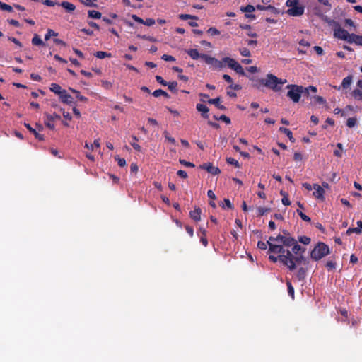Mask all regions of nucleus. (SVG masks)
<instances>
[{
    "label": "nucleus",
    "mask_w": 362,
    "mask_h": 362,
    "mask_svg": "<svg viewBox=\"0 0 362 362\" xmlns=\"http://www.w3.org/2000/svg\"><path fill=\"white\" fill-rule=\"evenodd\" d=\"M269 259L274 263L276 262L277 261L281 262V255H279L277 257H275L274 255H269Z\"/></svg>",
    "instance_id": "nucleus-56"
},
{
    "label": "nucleus",
    "mask_w": 362,
    "mask_h": 362,
    "mask_svg": "<svg viewBox=\"0 0 362 362\" xmlns=\"http://www.w3.org/2000/svg\"><path fill=\"white\" fill-rule=\"evenodd\" d=\"M0 9L3 11H7L8 12L13 11V8L11 6L6 4L2 1H0Z\"/></svg>",
    "instance_id": "nucleus-38"
},
{
    "label": "nucleus",
    "mask_w": 362,
    "mask_h": 362,
    "mask_svg": "<svg viewBox=\"0 0 362 362\" xmlns=\"http://www.w3.org/2000/svg\"><path fill=\"white\" fill-rule=\"evenodd\" d=\"M268 246H269V252L279 254V255H281L282 253L286 252V250L284 249V246L281 245H276L272 243H270V241H268Z\"/></svg>",
    "instance_id": "nucleus-8"
},
{
    "label": "nucleus",
    "mask_w": 362,
    "mask_h": 362,
    "mask_svg": "<svg viewBox=\"0 0 362 362\" xmlns=\"http://www.w3.org/2000/svg\"><path fill=\"white\" fill-rule=\"evenodd\" d=\"M314 100H315V101L316 103H317L319 104H325V103H326V100L322 96L315 95L314 97Z\"/></svg>",
    "instance_id": "nucleus-57"
},
{
    "label": "nucleus",
    "mask_w": 362,
    "mask_h": 362,
    "mask_svg": "<svg viewBox=\"0 0 362 362\" xmlns=\"http://www.w3.org/2000/svg\"><path fill=\"white\" fill-rule=\"evenodd\" d=\"M164 136H165V138L167 140H168L170 142H171L173 144H175V139L173 137L170 136L168 132H166V131L164 132Z\"/></svg>",
    "instance_id": "nucleus-62"
},
{
    "label": "nucleus",
    "mask_w": 362,
    "mask_h": 362,
    "mask_svg": "<svg viewBox=\"0 0 362 362\" xmlns=\"http://www.w3.org/2000/svg\"><path fill=\"white\" fill-rule=\"evenodd\" d=\"M299 0H287L286 2V6L291 8L298 5Z\"/></svg>",
    "instance_id": "nucleus-50"
},
{
    "label": "nucleus",
    "mask_w": 362,
    "mask_h": 362,
    "mask_svg": "<svg viewBox=\"0 0 362 362\" xmlns=\"http://www.w3.org/2000/svg\"><path fill=\"white\" fill-rule=\"evenodd\" d=\"M152 95L154 96V97H160V96H164V97H166V98H169L170 95H168V93L167 92H165V90H162V89H158V90H156L153 92Z\"/></svg>",
    "instance_id": "nucleus-27"
},
{
    "label": "nucleus",
    "mask_w": 362,
    "mask_h": 362,
    "mask_svg": "<svg viewBox=\"0 0 362 362\" xmlns=\"http://www.w3.org/2000/svg\"><path fill=\"white\" fill-rule=\"evenodd\" d=\"M226 162L228 164L235 166V168H239L240 167V165L239 162L237 160H235V158H231V157L227 158H226Z\"/></svg>",
    "instance_id": "nucleus-35"
},
{
    "label": "nucleus",
    "mask_w": 362,
    "mask_h": 362,
    "mask_svg": "<svg viewBox=\"0 0 362 362\" xmlns=\"http://www.w3.org/2000/svg\"><path fill=\"white\" fill-rule=\"evenodd\" d=\"M115 159L117 160V163L120 167H124L126 165V160L124 158H121L117 156L115 157Z\"/></svg>",
    "instance_id": "nucleus-52"
},
{
    "label": "nucleus",
    "mask_w": 362,
    "mask_h": 362,
    "mask_svg": "<svg viewBox=\"0 0 362 362\" xmlns=\"http://www.w3.org/2000/svg\"><path fill=\"white\" fill-rule=\"evenodd\" d=\"M292 252L293 253L298 255V254H303L305 251V248L302 247L300 245H299L296 241V244H293L292 245Z\"/></svg>",
    "instance_id": "nucleus-21"
},
{
    "label": "nucleus",
    "mask_w": 362,
    "mask_h": 362,
    "mask_svg": "<svg viewBox=\"0 0 362 362\" xmlns=\"http://www.w3.org/2000/svg\"><path fill=\"white\" fill-rule=\"evenodd\" d=\"M286 88L288 89L287 96L294 103L299 102L302 94L309 95V88L302 86L289 84L286 86Z\"/></svg>",
    "instance_id": "nucleus-3"
},
{
    "label": "nucleus",
    "mask_w": 362,
    "mask_h": 362,
    "mask_svg": "<svg viewBox=\"0 0 362 362\" xmlns=\"http://www.w3.org/2000/svg\"><path fill=\"white\" fill-rule=\"evenodd\" d=\"M356 233V234H359L361 233V228H358V227H356V228H348V230H346V234L347 235H351L352 233Z\"/></svg>",
    "instance_id": "nucleus-47"
},
{
    "label": "nucleus",
    "mask_w": 362,
    "mask_h": 362,
    "mask_svg": "<svg viewBox=\"0 0 362 362\" xmlns=\"http://www.w3.org/2000/svg\"><path fill=\"white\" fill-rule=\"evenodd\" d=\"M94 55L98 59H104L106 57H111L112 54L110 52H104V51H98Z\"/></svg>",
    "instance_id": "nucleus-26"
},
{
    "label": "nucleus",
    "mask_w": 362,
    "mask_h": 362,
    "mask_svg": "<svg viewBox=\"0 0 362 362\" xmlns=\"http://www.w3.org/2000/svg\"><path fill=\"white\" fill-rule=\"evenodd\" d=\"M325 266L329 271L333 270V269H335V268H336V262L332 260H329L327 262Z\"/></svg>",
    "instance_id": "nucleus-46"
},
{
    "label": "nucleus",
    "mask_w": 362,
    "mask_h": 362,
    "mask_svg": "<svg viewBox=\"0 0 362 362\" xmlns=\"http://www.w3.org/2000/svg\"><path fill=\"white\" fill-rule=\"evenodd\" d=\"M262 78L252 79L254 83L253 86L257 89H259L262 86H264V83L260 82Z\"/></svg>",
    "instance_id": "nucleus-51"
},
{
    "label": "nucleus",
    "mask_w": 362,
    "mask_h": 362,
    "mask_svg": "<svg viewBox=\"0 0 362 362\" xmlns=\"http://www.w3.org/2000/svg\"><path fill=\"white\" fill-rule=\"evenodd\" d=\"M161 59L164 61H167V62H174L175 61V58L171 55H168V54H163L162 57H161Z\"/></svg>",
    "instance_id": "nucleus-55"
},
{
    "label": "nucleus",
    "mask_w": 362,
    "mask_h": 362,
    "mask_svg": "<svg viewBox=\"0 0 362 362\" xmlns=\"http://www.w3.org/2000/svg\"><path fill=\"white\" fill-rule=\"evenodd\" d=\"M156 80L163 86H167V83L160 76H156Z\"/></svg>",
    "instance_id": "nucleus-64"
},
{
    "label": "nucleus",
    "mask_w": 362,
    "mask_h": 362,
    "mask_svg": "<svg viewBox=\"0 0 362 362\" xmlns=\"http://www.w3.org/2000/svg\"><path fill=\"white\" fill-rule=\"evenodd\" d=\"M271 211L270 208L259 206L257 208V216H262L265 214Z\"/></svg>",
    "instance_id": "nucleus-33"
},
{
    "label": "nucleus",
    "mask_w": 362,
    "mask_h": 362,
    "mask_svg": "<svg viewBox=\"0 0 362 362\" xmlns=\"http://www.w3.org/2000/svg\"><path fill=\"white\" fill-rule=\"evenodd\" d=\"M199 168L207 170V172L214 175H218L221 173L220 169L218 167L214 166L211 163H203Z\"/></svg>",
    "instance_id": "nucleus-9"
},
{
    "label": "nucleus",
    "mask_w": 362,
    "mask_h": 362,
    "mask_svg": "<svg viewBox=\"0 0 362 362\" xmlns=\"http://www.w3.org/2000/svg\"><path fill=\"white\" fill-rule=\"evenodd\" d=\"M138 37L141 38L143 40H148V41H151V42H156V40L153 37H151V36L139 35Z\"/></svg>",
    "instance_id": "nucleus-60"
},
{
    "label": "nucleus",
    "mask_w": 362,
    "mask_h": 362,
    "mask_svg": "<svg viewBox=\"0 0 362 362\" xmlns=\"http://www.w3.org/2000/svg\"><path fill=\"white\" fill-rule=\"evenodd\" d=\"M214 117L216 120L223 121L227 124H229L231 122L230 119L225 115H222L219 117H217L216 116H214Z\"/></svg>",
    "instance_id": "nucleus-37"
},
{
    "label": "nucleus",
    "mask_w": 362,
    "mask_h": 362,
    "mask_svg": "<svg viewBox=\"0 0 362 362\" xmlns=\"http://www.w3.org/2000/svg\"><path fill=\"white\" fill-rule=\"evenodd\" d=\"M294 257L292 250H286V252L281 255V263L286 266L291 271L296 269Z\"/></svg>",
    "instance_id": "nucleus-6"
},
{
    "label": "nucleus",
    "mask_w": 362,
    "mask_h": 362,
    "mask_svg": "<svg viewBox=\"0 0 362 362\" xmlns=\"http://www.w3.org/2000/svg\"><path fill=\"white\" fill-rule=\"evenodd\" d=\"M196 109L197 110V111H199L201 115H202V117L204 119H208L209 117V107L204 105V104H201V103H198L196 105Z\"/></svg>",
    "instance_id": "nucleus-11"
},
{
    "label": "nucleus",
    "mask_w": 362,
    "mask_h": 362,
    "mask_svg": "<svg viewBox=\"0 0 362 362\" xmlns=\"http://www.w3.org/2000/svg\"><path fill=\"white\" fill-rule=\"evenodd\" d=\"M266 11H270L272 13L279 14V11L274 6L268 5L267 6Z\"/></svg>",
    "instance_id": "nucleus-53"
},
{
    "label": "nucleus",
    "mask_w": 362,
    "mask_h": 362,
    "mask_svg": "<svg viewBox=\"0 0 362 362\" xmlns=\"http://www.w3.org/2000/svg\"><path fill=\"white\" fill-rule=\"evenodd\" d=\"M59 98L62 103L66 104H71L73 103L71 95H69L65 89L63 90L62 93L59 95Z\"/></svg>",
    "instance_id": "nucleus-12"
},
{
    "label": "nucleus",
    "mask_w": 362,
    "mask_h": 362,
    "mask_svg": "<svg viewBox=\"0 0 362 362\" xmlns=\"http://www.w3.org/2000/svg\"><path fill=\"white\" fill-rule=\"evenodd\" d=\"M207 33L211 36L218 35L220 34V31L216 28L211 27L207 30Z\"/></svg>",
    "instance_id": "nucleus-44"
},
{
    "label": "nucleus",
    "mask_w": 362,
    "mask_h": 362,
    "mask_svg": "<svg viewBox=\"0 0 362 362\" xmlns=\"http://www.w3.org/2000/svg\"><path fill=\"white\" fill-rule=\"evenodd\" d=\"M58 35V33L54 31L52 29H48L47 33L45 36V40L47 41L50 39L51 37H56Z\"/></svg>",
    "instance_id": "nucleus-36"
},
{
    "label": "nucleus",
    "mask_w": 362,
    "mask_h": 362,
    "mask_svg": "<svg viewBox=\"0 0 362 362\" xmlns=\"http://www.w3.org/2000/svg\"><path fill=\"white\" fill-rule=\"evenodd\" d=\"M313 189L315 190L313 192V196L317 198L323 200L325 199L324 194L325 190L324 189L319 185L318 184H314L313 185Z\"/></svg>",
    "instance_id": "nucleus-10"
},
{
    "label": "nucleus",
    "mask_w": 362,
    "mask_h": 362,
    "mask_svg": "<svg viewBox=\"0 0 362 362\" xmlns=\"http://www.w3.org/2000/svg\"><path fill=\"white\" fill-rule=\"evenodd\" d=\"M329 25L333 27V35L335 38L345 40L349 43V40L351 37V33L350 34L347 30L341 28L340 24L334 20H327Z\"/></svg>",
    "instance_id": "nucleus-4"
},
{
    "label": "nucleus",
    "mask_w": 362,
    "mask_h": 362,
    "mask_svg": "<svg viewBox=\"0 0 362 362\" xmlns=\"http://www.w3.org/2000/svg\"><path fill=\"white\" fill-rule=\"evenodd\" d=\"M69 90H70L72 93H75V94H76V98H77L80 101H81V102H87V101H88V98H87L86 97L83 96V95H81L80 94V92H79V91H78V90H75V89L71 88H69Z\"/></svg>",
    "instance_id": "nucleus-29"
},
{
    "label": "nucleus",
    "mask_w": 362,
    "mask_h": 362,
    "mask_svg": "<svg viewBox=\"0 0 362 362\" xmlns=\"http://www.w3.org/2000/svg\"><path fill=\"white\" fill-rule=\"evenodd\" d=\"M24 126L27 128V129L31 132L32 134H33L35 135V137L38 139L39 141H44L45 138H44V136L39 134L36 129H33L30 124L28 123H24Z\"/></svg>",
    "instance_id": "nucleus-13"
},
{
    "label": "nucleus",
    "mask_w": 362,
    "mask_h": 362,
    "mask_svg": "<svg viewBox=\"0 0 362 362\" xmlns=\"http://www.w3.org/2000/svg\"><path fill=\"white\" fill-rule=\"evenodd\" d=\"M59 5L68 11H74L76 9L75 5L69 1H62Z\"/></svg>",
    "instance_id": "nucleus-23"
},
{
    "label": "nucleus",
    "mask_w": 362,
    "mask_h": 362,
    "mask_svg": "<svg viewBox=\"0 0 362 362\" xmlns=\"http://www.w3.org/2000/svg\"><path fill=\"white\" fill-rule=\"evenodd\" d=\"M330 253L328 245L325 243L319 242L310 252V257L315 261H318L322 259Z\"/></svg>",
    "instance_id": "nucleus-5"
},
{
    "label": "nucleus",
    "mask_w": 362,
    "mask_h": 362,
    "mask_svg": "<svg viewBox=\"0 0 362 362\" xmlns=\"http://www.w3.org/2000/svg\"><path fill=\"white\" fill-rule=\"evenodd\" d=\"M88 15L89 18H95V19H99L101 18V16H102L100 12H99L98 11H95V10L88 11Z\"/></svg>",
    "instance_id": "nucleus-28"
},
{
    "label": "nucleus",
    "mask_w": 362,
    "mask_h": 362,
    "mask_svg": "<svg viewBox=\"0 0 362 362\" xmlns=\"http://www.w3.org/2000/svg\"><path fill=\"white\" fill-rule=\"evenodd\" d=\"M32 44L37 46H45V42L42 40L40 37L35 34L32 39Z\"/></svg>",
    "instance_id": "nucleus-24"
},
{
    "label": "nucleus",
    "mask_w": 362,
    "mask_h": 362,
    "mask_svg": "<svg viewBox=\"0 0 362 362\" xmlns=\"http://www.w3.org/2000/svg\"><path fill=\"white\" fill-rule=\"evenodd\" d=\"M267 245H268V241H267L266 243L263 242V241H259L257 243V247L260 250H266L267 247Z\"/></svg>",
    "instance_id": "nucleus-54"
},
{
    "label": "nucleus",
    "mask_w": 362,
    "mask_h": 362,
    "mask_svg": "<svg viewBox=\"0 0 362 362\" xmlns=\"http://www.w3.org/2000/svg\"><path fill=\"white\" fill-rule=\"evenodd\" d=\"M30 78H31V79H33V81H35L40 82L42 81V77L37 74H34V73L31 74Z\"/></svg>",
    "instance_id": "nucleus-61"
},
{
    "label": "nucleus",
    "mask_w": 362,
    "mask_h": 362,
    "mask_svg": "<svg viewBox=\"0 0 362 362\" xmlns=\"http://www.w3.org/2000/svg\"><path fill=\"white\" fill-rule=\"evenodd\" d=\"M186 52L192 59H198L199 58L202 59V56L203 54H199L198 50L196 49H189L187 50Z\"/></svg>",
    "instance_id": "nucleus-18"
},
{
    "label": "nucleus",
    "mask_w": 362,
    "mask_h": 362,
    "mask_svg": "<svg viewBox=\"0 0 362 362\" xmlns=\"http://www.w3.org/2000/svg\"><path fill=\"white\" fill-rule=\"evenodd\" d=\"M167 86L170 90L175 91L177 90V82L170 81V82L167 83Z\"/></svg>",
    "instance_id": "nucleus-45"
},
{
    "label": "nucleus",
    "mask_w": 362,
    "mask_h": 362,
    "mask_svg": "<svg viewBox=\"0 0 362 362\" xmlns=\"http://www.w3.org/2000/svg\"><path fill=\"white\" fill-rule=\"evenodd\" d=\"M306 275V269L303 267H300L298 269L297 272V278L298 280H303Z\"/></svg>",
    "instance_id": "nucleus-30"
},
{
    "label": "nucleus",
    "mask_w": 362,
    "mask_h": 362,
    "mask_svg": "<svg viewBox=\"0 0 362 362\" xmlns=\"http://www.w3.org/2000/svg\"><path fill=\"white\" fill-rule=\"evenodd\" d=\"M179 18L183 21L188 20V19H194L197 20L198 18L195 16H192L190 14H180L179 16Z\"/></svg>",
    "instance_id": "nucleus-42"
},
{
    "label": "nucleus",
    "mask_w": 362,
    "mask_h": 362,
    "mask_svg": "<svg viewBox=\"0 0 362 362\" xmlns=\"http://www.w3.org/2000/svg\"><path fill=\"white\" fill-rule=\"evenodd\" d=\"M239 51L243 57H250L251 55L250 50L246 47L241 48Z\"/></svg>",
    "instance_id": "nucleus-49"
},
{
    "label": "nucleus",
    "mask_w": 362,
    "mask_h": 362,
    "mask_svg": "<svg viewBox=\"0 0 362 362\" xmlns=\"http://www.w3.org/2000/svg\"><path fill=\"white\" fill-rule=\"evenodd\" d=\"M240 10L245 13H252L255 10V7L252 5H247L245 7H241Z\"/></svg>",
    "instance_id": "nucleus-40"
},
{
    "label": "nucleus",
    "mask_w": 362,
    "mask_h": 362,
    "mask_svg": "<svg viewBox=\"0 0 362 362\" xmlns=\"http://www.w3.org/2000/svg\"><path fill=\"white\" fill-rule=\"evenodd\" d=\"M357 123V119L356 117H350L347 119L346 125L349 128H352L356 126Z\"/></svg>",
    "instance_id": "nucleus-39"
},
{
    "label": "nucleus",
    "mask_w": 362,
    "mask_h": 362,
    "mask_svg": "<svg viewBox=\"0 0 362 362\" xmlns=\"http://www.w3.org/2000/svg\"><path fill=\"white\" fill-rule=\"evenodd\" d=\"M97 1L98 0H85L82 1V3L86 6L97 7L98 5L95 4Z\"/></svg>",
    "instance_id": "nucleus-48"
},
{
    "label": "nucleus",
    "mask_w": 362,
    "mask_h": 362,
    "mask_svg": "<svg viewBox=\"0 0 362 362\" xmlns=\"http://www.w3.org/2000/svg\"><path fill=\"white\" fill-rule=\"evenodd\" d=\"M102 86L103 88H105V89H110L112 84L111 82L110 81H102Z\"/></svg>",
    "instance_id": "nucleus-63"
},
{
    "label": "nucleus",
    "mask_w": 362,
    "mask_h": 362,
    "mask_svg": "<svg viewBox=\"0 0 362 362\" xmlns=\"http://www.w3.org/2000/svg\"><path fill=\"white\" fill-rule=\"evenodd\" d=\"M49 89L52 92L54 93L55 94L58 95L59 96L61 95V93H62V91L64 90L62 88V87L59 84L54 83L51 84Z\"/></svg>",
    "instance_id": "nucleus-22"
},
{
    "label": "nucleus",
    "mask_w": 362,
    "mask_h": 362,
    "mask_svg": "<svg viewBox=\"0 0 362 362\" xmlns=\"http://www.w3.org/2000/svg\"><path fill=\"white\" fill-rule=\"evenodd\" d=\"M279 131L284 132L288 137L291 141L294 142L295 139L293 136L292 132L289 129L280 127Z\"/></svg>",
    "instance_id": "nucleus-25"
},
{
    "label": "nucleus",
    "mask_w": 362,
    "mask_h": 362,
    "mask_svg": "<svg viewBox=\"0 0 362 362\" xmlns=\"http://www.w3.org/2000/svg\"><path fill=\"white\" fill-rule=\"evenodd\" d=\"M298 241L304 245H309L311 240L308 236H300L298 237Z\"/></svg>",
    "instance_id": "nucleus-43"
},
{
    "label": "nucleus",
    "mask_w": 362,
    "mask_h": 362,
    "mask_svg": "<svg viewBox=\"0 0 362 362\" xmlns=\"http://www.w3.org/2000/svg\"><path fill=\"white\" fill-rule=\"evenodd\" d=\"M260 82L264 83V86L278 92L281 90V86L286 83V80H282L272 74H268L266 78H262Z\"/></svg>",
    "instance_id": "nucleus-2"
},
{
    "label": "nucleus",
    "mask_w": 362,
    "mask_h": 362,
    "mask_svg": "<svg viewBox=\"0 0 362 362\" xmlns=\"http://www.w3.org/2000/svg\"><path fill=\"white\" fill-rule=\"evenodd\" d=\"M190 218L195 221H199L201 219V209L196 208L194 210L189 212Z\"/></svg>",
    "instance_id": "nucleus-17"
},
{
    "label": "nucleus",
    "mask_w": 362,
    "mask_h": 362,
    "mask_svg": "<svg viewBox=\"0 0 362 362\" xmlns=\"http://www.w3.org/2000/svg\"><path fill=\"white\" fill-rule=\"evenodd\" d=\"M294 262H295V264L296 263L300 264L301 262H303L304 264H308L306 259L304 257V256L302 254H300L299 256L294 257Z\"/></svg>",
    "instance_id": "nucleus-31"
},
{
    "label": "nucleus",
    "mask_w": 362,
    "mask_h": 362,
    "mask_svg": "<svg viewBox=\"0 0 362 362\" xmlns=\"http://www.w3.org/2000/svg\"><path fill=\"white\" fill-rule=\"evenodd\" d=\"M180 163L186 167H191V168L194 167V165L192 163L186 161L185 160L180 159Z\"/></svg>",
    "instance_id": "nucleus-59"
},
{
    "label": "nucleus",
    "mask_w": 362,
    "mask_h": 362,
    "mask_svg": "<svg viewBox=\"0 0 362 362\" xmlns=\"http://www.w3.org/2000/svg\"><path fill=\"white\" fill-rule=\"evenodd\" d=\"M45 124L46 127H47L50 129H54V117L52 116V115L45 114Z\"/></svg>",
    "instance_id": "nucleus-14"
},
{
    "label": "nucleus",
    "mask_w": 362,
    "mask_h": 362,
    "mask_svg": "<svg viewBox=\"0 0 362 362\" xmlns=\"http://www.w3.org/2000/svg\"><path fill=\"white\" fill-rule=\"evenodd\" d=\"M297 214L299 215V216L302 218V220L306 221V222H310L311 219L309 216H308L306 214L302 212V211L297 209L296 210Z\"/></svg>",
    "instance_id": "nucleus-41"
},
{
    "label": "nucleus",
    "mask_w": 362,
    "mask_h": 362,
    "mask_svg": "<svg viewBox=\"0 0 362 362\" xmlns=\"http://www.w3.org/2000/svg\"><path fill=\"white\" fill-rule=\"evenodd\" d=\"M304 6L297 5L288 8L286 13L291 16H300L304 13Z\"/></svg>",
    "instance_id": "nucleus-7"
},
{
    "label": "nucleus",
    "mask_w": 362,
    "mask_h": 362,
    "mask_svg": "<svg viewBox=\"0 0 362 362\" xmlns=\"http://www.w3.org/2000/svg\"><path fill=\"white\" fill-rule=\"evenodd\" d=\"M352 80H353V76L352 75H349L348 76L345 77L343 80H342V82H341V86L339 87L338 90H339L341 88V87L343 88V89H348L350 88V86L351 84V82H352Z\"/></svg>",
    "instance_id": "nucleus-15"
},
{
    "label": "nucleus",
    "mask_w": 362,
    "mask_h": 362,
    "mask_svg": "<svg viewBox=\"0 0 362 362\" xmlns=\"http://www.w3.org/2000/svg\"><path fill=\"white\" fill-rule=\"evenodd\" d=\"M144 25L151 26L155 24V20L153 18H146V20H144Z\"/></svg>",
    "instance_id": "nucleus-58"
},
{
    "label": "nucleus",
    "mask_w": 362,
    "mask_h": 362,
    "mask_svg": "<svg viewBox=\"0 0 362 362\" xmlns=\"http://www.w3.org/2000/svg\"><path fill=\"white\" fill-rule=\"evenodd\" d=\"M349 43H354L356 45L362 46V35L351 33V37Z\"/></svg>",
    "instance_id": "nucleus-16"
},
{
    "label": "nucleus",
    "mask_w": 362,
    "mask_h": 362,
    "mask_svg": "<svg viewBox=\"0 0 362 362\" xmlns=\"http://www.w3.org/2000/svg\"><path fill=\"white\" fill-rule=\"evenodd\" d=\"M286 286H287L288 295L292 298V299H293L294 298V288H293L290 281L287 280Z\"/></svg>",
    "instance_id": "nucleus-32"
},
{
    "label": "nucleus",
    "mask_w": 362,
    "mask_h": 362,
    "mask_svg": "<svg viewBox=\"0 0 362 362\" xmlns=\"http://www.w3.org/2000/svg\"><path fill=\"white\" fill-rule=\"evenodd\" d=\"M202 59L206 62V64L211 65L214 69H222L225 64L234 70L237 74L241 76H245V73L242 66L236 62L234 59L226 57L222 59L221 61L218 60L215 57H211L208 54H202Z\"/></svg>",
    "instance_id": "nucleus-1"
},
{
    "label": "nucleus",
    "mask_w": 362,
    "mask_h": 362,
    "mask_svg": "<svg viewBox=\"0 0 362 362\" xmlns=\"http://www.w3.org/2000/svg\"><path fill=\"white\" fill-rule=\"evenodd\" d=\"M296 240L291 236H284L281 243L284 246L291 247L293 244H296Z\"/></svg>",
    "instance_id": "nucleus-20"
},
{
    "label": "nucleus",
    "mask_w": 362,
    "mask_h": 362,
    "mask_svg": "<svg viewBox=\"0 0 362 362\" xmlns=\"http://www.w3.org/2000/svg\"><path fill=\"white\" fill-rule=\"evenodd\" d=\"M351 95L356 100H362V91L360 89H354Z\"/></svg>",
    "instance_id": "nucleus-34"
},
{
    "label": "nucleus",
    "mask_w": 362,
    "mask_h": 362,
    "mask_svg": "<svg viewBox=\"0 0 362 362\" xmlns=\"http://www.w3.org/2000/svg\"><path fill=\"white\" fill-rule=\"evenodd\" d=\"M220 100H221L220 98H213V99H209L208 100V103L209 104L214 105L218 109H219L221 110H226V107L224 105L220 104Z\"/></svg>",
    "instance_id": "nucleus-19"
}]
</instances>
